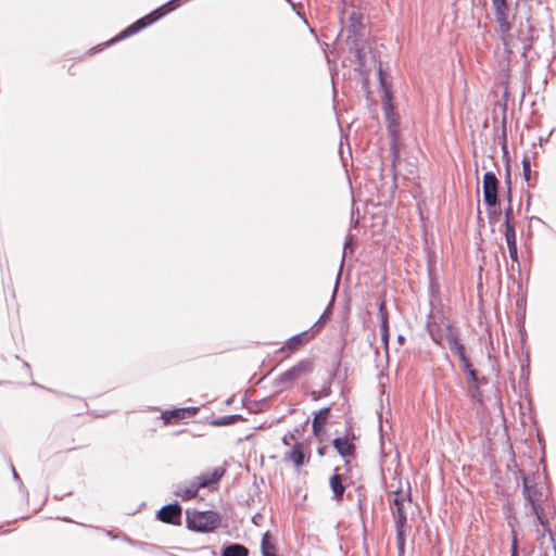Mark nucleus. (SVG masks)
Instances as JSON below:
<instances>
[{
	"label": "nucleus",
	"instance_id": "nucleus-22",
	"mask_svg": "<svg viewBox=\"0 0 556 556\" xmlns=\"http://www.w3.org/2000/svg\"><path fill=\"white\" fill-rule=\"evenodd\" d=\"M506 243H507L510 260L513 261V263L518 264L517 241L510 240V241H506Z\"/></svg>",
	"mask_w": 556,
	"mask_h": 556
},
{
	"label": "nucleus",
	"instance_id": "nucleus-17",
	"mask_svg": "<svg viewBox=\"0 0 556 556\" xmlns=\"http://www.w3.org/2000/svg\"><path fill=\"white\" fill-rule=\"evenodd\" d=\"M309 340V336L307 331H304L302 333L295 334L292 338H290L287 343L286 348L290 351L296 350L299 346L304 344Z\"/></svg>",
	"mask_w": 556,
	"mask_h": 556
},
{
	"label": "nucleus",
	"instance_id": "nucleus-8",
	"mask_svg": "<svg viewBox=\"0 0 556 556\" xmlns=\"http://www.w3.org/2000/svg\"><path fill=\"white\" fill-rule=\"evenodd\" d=\"M157 517L163 522L174 525L179 523L181 517V507L178 504L165 505L159 510Z\"/></svg>",
	"mask_w": 556,
	"mask_h": 556
},
{
	"label": "nucleus",
	"instance_id": "nucleus-9",
	"mask_svg": "<svg viewBox=\"0 0 556 556\" xmlns=\"http://www.w3.org/2000/svg\"><path fill=\"white\" fill-rule=\"evenodd\" d=\"M197 412L198 408L194 407L176 408L173 410L163 412L161 418L164 420V424L167 425L176 420L192 417L197 414Z\"/></svg>",
	"mask_w": 556,
	"mask_h": 556
},
{
	"label": "nucleus",
	"instance_id": "nucleus-5",
	"mask_svg": "<svg viewBox=\"0 0 556 556\" xmlns=\"http://www.w3.org/2000/svg\"><path fill=\"white\" fill-rule=\"evenodd\" d=\"M220 523V517L213 510H187V526L198 532H212Z\"/></svg>",
	"mask_w": 556,
	"mask_h": 556
},
{
	"label": "nucleus",
	"instance_id": "nucleus-30",
	"mask_svg": "<svg viewBox=\"0 0 556 556\" xmlns=\"http://www.w3.org/2000/svg\"><path fill=\"white\" fill-rule=\"evenodd\" d=\"M350 240H351V238L349 240H346L345 243H344V252L346 251V249H348V247L350 244Z\"/></svg>",
	"mask_w": 556,
	"mask_h": 556
},
{
	"label": "nucleus",
	"instance_id": "nucleus-19",
	"mask_svg": "<svg viewBox=\"0 0 556 556\" xmlns=\"http://www.w3.org/2000/svg\"><path fill=\"white\" fill-rule=\"evenodd\" d=\"M330 488L333 492V496L336 498H340L344 493V485L342 484L341 476L338 473H334L330 478Z\"/></svg>",
	"mask_w": 556,
	"mask_h": 556
},
{
	"label": "nucleus",
	"instance_id": "nucleus-3",
	"mask_svg": "<svg viewBox=\"0 0 556 556\" xmlns=\"http://www.w3.org/2000/svg\"><path fill=\"white\" fill-rule=\"evenodd\" d=\"M443 331L444 345L447 344L448 348L457 354L460 367L468 375L469 382H477L476 371L465 354V346L459 341L458 331L446 318H443Z\"/></svg>",
	"mask_w": 556,
	"mask_h": 556
},
{
	"label": "nucleus",
	"instance_id": "nucleus-1",
	"mask_svg": "<svg viewBox=\"0 0 556 556\" xmlns=\"http://www.w3.org/2000/svg\"><path fill=\"white\" fill-rule=\"evenodd\" d=\"M391 510L396 528V543L400 553L404 552L405 533L407 528V511L412 506L408 494L403 491L391 492L389 495Z\"/></svg>",
	"mask_w": 556,
	"mask_h": 556
},
{
	"label": "nucleus",
	"instance_id": "nucleus-10",
	"mask_svg": "<svg viewBox=\"0 0 556 556\" xmlns=\"http://www.w3.org/2000/svg\"><path fill=\"white\" fill-rule=\"evenodd\" d=\"M443 318H441L440 323L437 321H428L427 328L431 339L441 346H444V331H443Z\"/></svg>",
	"mask_w": 556,
	"mask_h": 556
},
{
	"label": "nucleus",
	"instance_id": "nucleus-12",
	"mask_svg": "<svg viewBox=\"0 0 556 556\" xmlns=\"http://www.w3.org/2000/svg\"><path fill=\"white\" fill-rule=\"evenodd\" d=\"M311 369L309 363H301L283 374V381L301 379Z\"/></svg>",
	"mask_w": 556,
	"mask_h": 556
},
{
	"label": "nucleus",
	"instance_id": "nucleus-15",
	"mask_svg": "<svg viewBox=\"0 0 556 556\" xmlns=\"http://www.w3.org/2000/svg\"><path fill=\"white\" fill-rule=\"evenodd\" d=\"M249 549L238 543H231L223 547L220 556H248Z\"/></svg>",
	"mask_w": 556,
	"mask_h": 556
},
{
	"label": "nucleus",
	"instance_id": "nucleus-7",
	"mask_svg": "<svg viewBox=\"0 0 556 556\" xmlns=\"http://www.w3.org/2000/svg\"><path fill=\"white\" fill-rule=\"evenodd\" d=\"M497 186L498 180L496 176L491 172L485 173L483 176V195L488 206H495L497 204Z\"/></svg>",
	"mask_w": 556,
	"mask_h": 556
},
{
	"label": "nucleus",
	"instance_id": "nucleus-13",
	"mask_svg": "<svg viewBox=\"0 0 556 556\" xmlns=\"http://www.w3.org/2000/svg\"><path fill=\"white\" fill-rule=\"evenodd\" d=\"M201 486L199 485V482H191L189 485H179L177 486L175 493L177 496L181 497L182 500H190L194 497Z\"/></svg>",
	"mask_w": 556,
	"mask_h": 556
},
{
	"label": "nucleus",
	"instance_id": "nucleus-28",
	"mask_svg": "<svg viewBox=\"0 0 556 556\" xmlns=\"http://www.w3.org/2000/svg\"><path fill=\"white\" fill-rule=\"evenodd\" d=\"M516 555H517V542H516V539L514 538L513 544H511V556H516Z\"/></svg>",
	"mask_w": 556,
	"mask_h": 556
},
{
	"label": "nucleus",
	"instance_id": "nucleus-6",
	"mask_svg": "<svg viewBox=\"0 0 556 556\" xmlns=\"http://www.w3.org/2000/svg\"><path fill=\"white\" fill-rule=\"evenodd\" d=\"M162 10H163V8H160L157 10L153 11L152 13H150L149 15L138 20L132 25L127 27L124 31H122L115 40H119V39L126 38L128 36H131L134 34L138 33L139 30L143 29L148 25L154 23L164 14L162 12Z\"/></svg>",
	"mask_w": 556,
	"mask_h": 556
},
{
	"label": "nucleus",
	"instance_id": "nucleus-27",
	"mask_svg": "<svg viewBox=\"0 0 556 556\" xmlns=\"http://www.w3.org/2000/svg\"><path fill=\"white\" fill-rule=\"evenodd\" d=\"M382 340L387 343L388 341V329H387V320L382 321Z\"/></svg>",
	"mask_w": 556,
	"mask_h": 556
},
{
	"label": "nucleus",
	"instance_id": "nucleus-23",
	"mask_svg": "<svg viewBox=\"0 0 556 556\" xmlns=\"http://www.w3.org/2000/svg\"><path fill=\"white\" fill-rule=\"evenodd\" d=\"M505 240H516V230L513 223H505Z\"/></svg>",
	"mask_w": 556,
	"mask_h": 556
},
{
	"label": "nucleus",
	"instance_id": "nucleus-26",
	"mask_svg": "<svg viewBox=\"0 0 556 556\" xmlns=\"http://www.w3.org/2000/svg\"><path fill=\"white\" fill-rule=\"evenodd\" d=\"M513 208L509 205L505 211V223H511Z\"/></svg>",
	"mask_w": 556,
	"mask_h": 556
},
{
	"label": "nucleus",
	"instance_id": "nucleus-11",
	"mask_svg": "<svg viewBox=\"0 0 556 556\" xmlns=\"http://www.w3.org/2000/svg\"><path fill=\"white\" fill-rule=\"evenodd\" d=\"M333 446L343 457H349L354 454V444L346 438H336L333 440Z\"/></svg>",
	"mask_w": 556,
	"mask_h": 556
},
{
	"label": "nucleus",
	"instance_id": "nucleus-16",
	"mask_svg": "<svg viewBox=\"0 0 556 556\" xmlns=\"http://www.w3.org/2000/svg\"><path fill=\"white\" fill-rule=\"evenodd\" d=\"M261 549L263 556H277L274 540L269 532L264 533L261 543Z\"/></svg>",
	"mask_w": 556,
	"mask_h": 556
},
{
	"label": "nucleus",
	"instance_id": "nucleus-32",
	"mask_svg": "<svg viewBox=\"0 0 556 556\" xmlns=\"http://www.w3.org/2000/svg\"><path fill=\"white\" fill-rule=\"evenodd\" d=\"M355 15V12H351L350 17L352 18Z\"/></svg>",
	"mask_w": 556,
	"mask_h": 556
},
{
	"label": "nucleus",
	"instance_id": "nucleus-4",
	"mask_svg": "<svg viewBox=\"0 0 556 556\" xmlns=\"http://www.w3.org/2000/svg\"><path fill=\"white\" fill-rule=\"evenodd\" d=\"M492 7L498 27V33L501 35V41L504 46V49L510 53V43L513 41L510 30L513 28V22L510 18V10L507 0H492Z\"/></svg>",
	"mask_w": 556,
	"mask_h": 556
},
{
	"label": "nucleus",
	"instance_id": "nucleus-2",
	"mask_svg": "<svg viewBox=\"0 0 556 556\" xmlns=\"http://www.w3.org/2000/svg\"><path fill=\"white\" fill-rule=\"evenodd\" d=\"M523 494L527 502L530 505V513L535 516L538 523L542 525L544 529L547 531V511L549 510V508L548 506L543 505L545 497L543 488H539L534 483L533 479L525 477Z\"/></svg>",
	"mask_w": 556,
	"mask_h": 556
},
{
	"label": "nucleus",
	"instance_id": "nucleus-25",
	"mask_svg": "<svg viewBox=\"0 0 556 556\" xmlns=\"http://www.w3.org/2000/svg\"><path fill=\"white\" fill-rule=\"evenodd\" d=\"M237 416H223L214 421L216 426H226L229 425Z\"/></svg>",
	"mask_w": 556,
	"mask_h": 556
},
{
	"label": "nucleus",
	"instance_id": "nucleus-18",
	"mask_svg": "<svg viewBox=\"0 0 556 556\" xmlns=\"http://www.w3.org/2000/svg\"><path fill=\"white\" fill-rule=\"evenodd\" d=\"M329 415V408H323L319 413L314 417L313 420V431L317 434L325 426L327 418Z\"/></svg>",
	"mask_w": 556,
	"mask_h": 556
},
{
	"label": "nucleus",
	"instance_id": "nucleus-14",
	"mask_svg": "<svg viewBox=\"0 0 556 556\" xmlns=\"http://www.w3.org/2000/svg\"><path fill=\"white\" fill-rule=\"evenodd\" d=\"M223 473L224 470L215 468L212 472L202 475L201 477L198 478L199 485L201 488H205L213 483H216L222 478Z\"/></svg>",
	"mask_w": 556,
	"mask_h": 556
},
{
	"label": "nucleus",
	"instance_id": "nucleus-29",
	"mask_svg": "<svg viewBox=\"0 0 556 556\" xmlns=\"http://www.w3.org/2000/svg\"><path fill=\"white\" fill-rule=\"evenodd\" d=\"M12 471H13L14 479L18 480L20 477H18L17 472L15 471L14 467H12Z\"/></svg>",
	"mask_w": 556,
	"mask_h": 556
},
{
	"label": "nucleus",
	"instance_id": "nucleus-20",
	"mask_svg": "<svg viewBox=\"0 0 556 556\" xmlns=\"http://www.w3.org/2000/svg\"><path fill=\"white\" fill-rule=\"evenodd\" d=\"M549 515H551V511L548 510L547 511V531L544 529V527L542 525L541 528L536 527V533H538V541L540 542V545L543 547L544 544H545V539H546V535L549 536V540H553L552 538V531H551V526H549Z\"/></svg>",
	"mask_w": 556,
	"mask_h": 556
},
{
	"label": "nucleus",
	"instance_id": "nucleus-21",
	"mask_svg": "<svg viewBox=\"0 0 556 556\" xmlns=\"http://www.w3.org/2000/svg\"><path fill=\"white\" fill-rule=\"evenodd\" d=\"M289 458L296 465L301 466L304 463V453L301 444H295L289 454Z\"/></svg>",
	"mask_w": 556,
	"mask_h": 556
},
{
	"label": "nucleus",
	"instance_id": "nucleus-31",
	"mask_svg": "<svg viewBox=\"0 0 556 556\" xmlns=\"http://www.w3.org/2000/svg\"><path fill=\"white\" fill-rule=\"evenodd\" d=\"M329 311H330V305H329V306H328V308L325 311V313L323 314V316H321V317L328 316Z\"/></svg>",
	"mask_w": 556,
	"mask_h": 556
},
{
	"label": "nucleus",
	"instance_id": "nucleus-24",
	"mask_svg": "<svg viewBox=\"0 0 556 556\" xmlns=\"http://www.w3.org/2000/svg\"><path fill=\"white\" fill-rule=\"evenodd\" d=\"M522 172H523L525 179L527 181H529L530 175H531V163H530V160L527 157H525L522 160Z\"/></svg>",
	"mask_w": 556,
	"mask_h": 556
}]
</instances>
